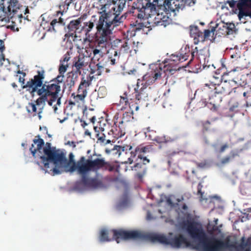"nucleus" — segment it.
Returning a JSON list of instances; mask_svg holds the SVG:
<instances>
[{"label": "nucleus", "mask_w": 251, "mask_h": 251, "mask_svg": "<svg viewBox=\"0 0 251 251\" xmlns=\"http://www.w3.org/2000/svg\"><path fill=\"white\" fill-rule=\"evenodd\" d=\"M195 240V249L199 251H251L247 244L242 243L236 246L234 241L227 237L224 241L214 236H208L202 227L189 222L183 223L181 228L175 233L164 234L145 232L140 230L126 231L118 230V243L123 240H141L170 245L173 248L178 249L188 244L187 234Z\"/></svg>", "instance_id": "nucleus-1"}, {"label": "nucleus", "mask_w": 251, "mask_h": 251, "mask_svg": "<svg viewBox=\"0 0 251 251\" xmlns=\"http://www.w3.org/2000/svg\"><path fill=\"white\" fill-rule=\"evenodd\" d=\"M45 142L43 139L41 138L34 139L33 144L30 148V151L34 157H38L41 160V163L43 167L40 164L37 162L41 170L45 171V173H48L54 176L62 174L64 172L68 173L66 167L60 164L58 161V156L62 155L66 160L68 166L71 167L72 165L76 163L74 160V155L72 153L69 154V160L67 159L65 154L59 150H56L55 148L52 147L50 143H46L45 146Z\"/></svg>", "instance_id": "nucleus-2"}, {"label": "nucleus", "mask_w": 251, "mask_h": 251, "mask_svg": "<svg viewBox=\"0 0 251 251\" xmlns=\"http://www.w3.org/2000/svg\"><path fill=\"white\" fill-rule=\"evenodd\" d=\"M58 161L60 164L64 165L69 173L77 171V173L82 176L80 181L76 183L75 189L78 192L82 193L88 190H93L102 187L103 185L101 180L98 177L89 176L88 174L91 170L88 165V160H86L84 156H82L76 163H74L70 167L67 163L66 160L62 155L58 156Z\"/></svg>", "instance_id": "nucleus-3"}, {"label": "nucleus", "mask_w": 251, "mask_h": 251, "mask_svg": "<svg viewBox=\"0 0 251 251\" xmlns=\"http://www.w3.org/2000/svg\"><path fill=\"white\" fill-rule=\"evenodd\" d=\"M44 76L43 75L39 74L35 75L34 79L27 82L25 87L28 88V90L33 95L37 92L40 97L35 101L36 105L39 109V113L42 112L46 102L48 101L50 106L52 105L53 102L57 98V94L61 91V87L57 84H43Z\"/></svg>", "instance_id": "nucleus-4"}, {"label": "nucleus", "mask_w": 251, "mask_h": 251, "mask_svg": "<svg viewBox=\"0 0 251 251\" xmlns=\"http://www.w3.org/2000/svg\"><path fill=\"white\" fill-rule=\"evenodd\" d=\"M116 18L109 17H104L100 16L99 18L97 28L99 32L100 35L97 37L96 40L97 48H100L107 50L111 44L112 31L115 26L118 25H115L112 21Z\"/></svg>", "instance_id": "nucleus-5"}, {"label": "nucleus", "mask_w": 251, "mask_h": 251, "mask_svg": "<svg viewBox=\"0 0 251 251\" xmlns=\"http://www.w3.org/2000/svg\"><path fill=\"white\" fill-rule=\"evenodd\" d=\"M127 0H119L117 2L111 3L108 0H100V2L101 4V8L100 13L101 14V16H103L104 17L108 18L114 16L116 18L112 22L115 25H118L119 23L122 22V17H119L121 11L123 10Z\"/></svg>", "instance_id": "nucleus-6"}, {"label": "nucleus", "mask_w": 251, "mask_h": 251, "mask_svg": "<svg viewBox=\"0 0 251 251\" xmlns=\"http://www.w3.org/2000/svg\"><path fill=\"white\" fill-rule=\"evenodd\" d=\"M159 0H138L137 8L140 9V13L137 15L139 19H148L156 14V6L161 5Z\"/></svg>", "instance_id": "nucleus-7"}, {"label": "nucleus", "mask_w": 251, "mask_h": 251, "mask_svg": "<svg viewBox=\"0 0 251 251\" xmlns=\"http://www.w3.org/2000/svg\"><path fill=\"white\" fill-rule=\"evenodd\" d=\"M226 2L231 8L237 5L238 17L241 23H246L248 17L251 19V0H230Z\"/></svg>", "instance_id": "nucleus-8"}, {"label": "nucleus", "mask_w": 251, "mask_h": 251, "mask_svg": "<svg viewBox=\"0 0 251 251\" xmlns=\"http://www.w3.org/2000/svg\"><path fill=\"white\" fill-rule=\"evenodd\" d=\"M81 18H78L75 20L71 21L68 25V28L70 31H74L75 33H80L83 31L87 36L94 26L93 22H85L81 24Z\"/></svg>", "instance_id": "nucleus-9"}, {"label": "nucleus", "mask_w": 251, "mask_h": 251, "mask_svg": "<svg viewBox=\"0 0 251 251\" xmlns=\"http://www.w3.org/2000/svg\"><path fill=\"white\" fill-rule=\"evenodd\" d=\"M159 3H161V5L158 6L161 7L163 6V7L168 12H172L176 15V12H178L180 9L182 10L184 8V5L180 3L181 1L179 0H165L162 2L161 0H159Z\"/></svg>", "instance_id": "nucleus-10"}, {"label": "nucleus", "mask_w": 251, "mask_h": 251, "mask_svg": "<svg viewBox=\"0 0 251 251\" xmlns=\"http://www.w3.org/2000/svg\"><path fill=\"white\" fill-rule=\"evenodd\" d=\"M140 79L137 80L136 87L134 88L136 94V99L138 100H143L146 101L148 100V94L147 92V88L150 85V83L146 82L145 83H141L142 87L138 91L140 87Z\"/></svg>", "instance_id": "nucleus-11"}, {"label": "nucleus", "mask_w": 251, "mask_h": 251, "mask_svg": "<svg viewBox=\"0 0 251 251\" xmlns=\"http://www.w3.org/2000/svg\"><path fill=\"white\" fill-rule=\"evenodd\" d=\"M91 60L89 55H85L84 54H80L78 56L77 60L75 62L74 66L76 70H79L83 67H86Z\"/></svg>", "instance_id": "nucleus-12"}, {"label": "nucleus", "mask_w": 251, "mask_h": 251, "mask_svg": "<svg viewBox=\"0 0 251 251\" xmlns=\"http://www.w3.org/2000/svg\"><path fill=\"white\" fill-rule=\"evenodd\" d=\"M64 11H58L54 15L55 18L52 20L50 25L53 30H55V27L58 25H64V19L62 17L63 15Z\"/></svg>", "instance_id": "nucleus-13"}, {"label": "nucleus", "mask_w": 251, "mask_h": 251, "mask_svg": "<svg viewBox=\"0 0 251 251\" xmlns=\"http://www.w3.org/2000/svg\"><path fill=\"white\" fill-rule=\"evenodd\" d=\"M130 205V201L127 194H125L119 200L117 204L116 208L118 210H121L127 208Z\"/></svg>", "instance_id": "nucleus-14"}, {"label": "nucleus", "mask_w": 251, "mask_h": 251, "mask_svg": "<svg viewBox=\"0 0 251 251\" xmlns=\"http://www.w3.org/2000/svg\"><path fill=\"white\" fill-rule=\"evenodd\" d=\"M226 23L223 21H217L215 25L213 26L211 28V32H214L216 31L219 35L225 34L226 27Z\"/></svg>", "instance_id": "nucleus-15"}, {"label": "nucleus", "mask_w": 251, "mask_h": 251, "mask_svg": "<svg viewBox=\"0 0 251 251\" xmlns=\"http://www.w3.org/2000/svg\"><path fill=\"white\" fill-rule=\"evenodd\" d=\"M19 9V3L17 0H10L7 10L9 13L8 16L12 18L14 14L16 13L17 10Z\"/></svg>", "instance_id": "nucleus-16"}, {"label": "nucleus", "mask_w": 251, "mask_h": 251, "mask_svg": "<svg viewBox=\"0 0 251 251\" xmlns=\"http://www.w3.org/2000/svg\"><path fill=\"white\" fill-rule=\"evenodd\" d=\"M168 19V16L163 15L162 14L158 13L155 17L154 23L156 25H160L166 27L167 26V23Z\"/></svg>", "instance_id": "nucleus-17"}, {"label": "nucleus", "mask_w": 251, "mask_h": 251, "mask_svg": "<svg viewBox=\"0 0 251 251\" xmlns=\"http://www.w3.org/2000/svg\"><path fill=\"white\" fill-rule=\"evenodd\" d=\"M110 234V231L105 228H102L99 231L98 239L100 242H107L111 240L109 237L108 235Z\"/></svg>", "instance_id": "nucleus-18"}, {"label": "nucleus", "mask_w": 251, "mask_h": 251, "mask_svg": "<svg viewBox=\"0 0 251 251\" xmlns=\"http://www.w3.org/2000/svg\"><path fill=\"white\" fill-rule=\"evenodd\" d=\"M238 33V29L236 28L234 23H226L225 35H232L234 36Z\"/></svg>", "instance_id": "nucleus-19"}, {"label": "nucleus", "mask_w": 251, "mask_h": 251, "mask_svg": "<svg viewBox=\"0 0 251 251\" xmlns=\"http://www.w3.org/2000/svg\"><path fill=\"white\" fill-rule=\"evenodd\" d=\"M106 52H107V50L96 47V48L93 51L94 56L91 60L99 61L105 54Z\"/></svg>", "instance_id": "nucleus-20"}, {"label": "nucleus", "mask_w": 251, "mask_h": 251, "mask_svg": "<svg viewBox=\"0 0 251 251\" xmlns=\"http://www.w3.org/2000/svg\"><path fill=\"white\" fill-rule=\"evenodd\" d=\"M87 160L91 169L99 168L103 166L104 163V160L103 159L97 158L94 160L89 159Z\"/></svg>", "instance_id": "nucleus-21"}, {"label": "nucleus", "mask_w": 251, "mask_h": 251, "mask_svg": "<svg viewBox=\"0 0 251 251\" xmlns=\"http://www.w3.org/2000/svg\"><path fill=\"white\" fill-rule=\"evenodd\" d=\"M4 50V45L2 40H0V51L2 52ZM5 63V66H7L9 64V61L8 59H6L4 57V54L1 53L0 54V66H2Z\"/></svg>", "instance_id": "nucleus-22"}, {"label": "nucleus", "mask_w": 251, "mask_h": 251, "mask_svg": "<svg viewBox=\"0 0 251 251\" xmlns=\"http://www.w3.org/2000/svg\"><path fill=\"white\" fill-rule=\"evenodd\" d=\"M201 183H200L199 184V185H198V193L199 194H201V202H202L204 201H205L206 202H211V200L212 199H219V197L217 196H209L208 198H204L203 197V194L201 193Z\"/></svg>", "instance_id": "nucleus-23"}, {"label": "nucleus", "mask_w": 251, "mask_h": 251, "mask_svg": "<svg viewBox=\"0 0 251 251\" xmlns=\"http://www.w3.org/2000/svg\"><path fill=\"white\" fill-rule=\"evenodd\" d=\"M237 155L238 153L237 152H235L234 151H232L228 156L225 157L222 160L221 162L223 164H227Z\"/></svg>", "instance_id": "nucleus-24"}, {"label": "nucleus", "mask_w": 251, "mask_h": 251, "mask_svg": "<svg viewBox=\"0 0 251 251\" xmlns=\"http://www.w3.org/2000/svg\"><path fill=\"white\" fill-rule=\"evenodd\" d=\"M190 34L192 37L196 39L199 35V30L197 26L191 25L190 26Z\"/></svg>", "instance_id": "nucleus-25"}, {"label": "nucleus", "mask_w": 251, "mask_h": 251, "mask_svg": "<svg viewBox=\"0 0 251 251\" xmlns=\"http://www.w3.org/2000/svg\"><path fill=\"white\" fill-rule=\"evenodd\" d=\"M64 78V75L63 74H60V75H58L56 78L55 80H52L50 81V83L49 84H51L53 83L55 84H57L59 86H60L58 83H61L63 81Z\"/></svg>", "instance_id": "nucleus-26"}, {"label": "nucleus", "mask_w": 251, "mask_h": 251, "mask_svg": "<svg viewBox=\"0 0 251 251\" xmlns=\"http://www.w3.org/2000/svg\"><path fill=\"white\" fill-rule=\"evenodd\" d=\"M68 67V64L61 63L60 62L59 68V74L64 75V74L66 72Z\"/></svg>", "instance_id": "nucleus-27"}, {"label": "nucleus", "mask_w": 251, "mask_h": 251, "mask_svg": "<svg viewBox=\"0 0 251 251\" xmlns=\"http://www.w3.org/2000/svg\"><path fill=\"white\" fill-rule=\"evenodd\" d=\"M181 3L184 5V6L185 5L189 6H193L196 3V0H182Z\"/></svg>", "instance_id": "nucleus-28"}, {"label": "nucleus", "mask_w": 251, "mask_h": 251, "mask_svg": "<svg viewBox=\"0 0 251 251\" xmlns=\"http://www.w3.org/2000/svg\"><path fill=\"white\" fill-rule=\"evenodd\" d=\"M231 82L234 83L235 84L241 87H245L247 85V82L244 80L242 81V79L241 78L240 80L236 81L235 80H231Z\"/></svg>", "instance_id": "nucleus-29"}, {"label": "nucleus", "mask_w": 251, "mask_h": 251, "mask_svg": "<svg viewBox=\"0 0 251 251\" xmlns=\"http://www.w3.org/2000/svg\"><path fill=\"white\" fill-rule=\"evenodd\" d=\"M89 82L88 80L82 79L78 87V90L82 88H86L89 86Z\"/></svg>", "instance_id": "nucleus-30"}, {"label": "nucleus", "mask_w": 251, "mask_h": 251, "mask_svg": "<svg viewBox=\"0 0 251 251\" xmlns=\"http://www.w3.org/2000/svg\"><path fill=\"white\" fill-rule=\"evenodd\" d=\"M174 197L169 198L167 199L166 202L168 206L171 207L175 206L176 203L174 202Z\"/></svg>", "instance_id": "nucleus-31"}, {"label": "nucleus", "mask_w": 251, "mask_h": 251, "mask_svg": "<svg viewBox=\"0 0 251 251\" xmlns=\"http://www.w3.org/2000/svg\"><path fill=\"white\" fill-rule=\"evenodd\" d=\"M153 140L156 141L158 143H166L168 142V140L165 136L157 137Z\"/></svg>", "instance_id": "nucleus-32"}, {"label": "nucleus", "mask_w": 251, "mask_h": 251, "mask_svg": "<svg viewBox=\"0 0 251 251\" xmlns=\"http://www.w3.org/2000/svg\"><path fill=\"white\" fill-rule=\"evenodd\" d=\"M36 106L34 103H29L28 106L27 107V111L30 112V111L29 110V108H31L33 112H36L37 110Z\"/></svg>", "instance_id": "nucleus-33"}, {"label": "nucleus", "mask_w": 251, "mask_h": 251, "mask_svg": "<svg viewBox=\"0 0 251 251\" xmlns=\"http://www.w3.org/2000/svg\"><path fill=\"white\" fill-rule=\"evenodd\" d=\"M97 75H101L103 69V67L100 65V63H98L97 64Z\"/></svg>", "instance_id": "nucleus-34"}, {"label": "nucleus", "mask_w": 251, "mask_h": 251, "mask_svg": "<svg viewBox=\"0 0 251 251\" xmlns=\"http://www.w3.org/2000/svg\"><path fill=\"white\" fill-rule=\"evenodd\" d=\"M161 76V74L160 73H155L153 78H151V82H148V83H150V84L153 82H154L159 77Z\"/></svg>", "instance_id": "nucleus-35"}, {"label": "nucleus", "mask_w": 251, "mask_h": 251, "mask_svg": "<svg viewBox=\"0 0 251 251\" xmlns=\"http://www.w3.org/2000/svg\"><path fill=\"white\" fill-rule=\"evenodd\" d=\"M70 59V57L69 54H65L63 60L60 61L61 63L68 64V61Z\"/></svg>", "instance_id": "nucleus-36"}, {"label": "nucleus", "mask_w": 251, "mask_h": 251, "mask_svg": "<svg viewBox=\"0 0 251 251\" xmlns=\"http://www.w3.org/2000/svg\"><path fill=\"white\" fill-rule=\"evenodd\" d=\"M69 82L68 83V85L69 86V88H72L73 86H74L75 84V81L74 78L73 77L69 78Z\"/></svg>", "instance_id": "nucleus-37"}, {"label": "nucleus", "mask_w": 251, "mask_h": 251, "mask_svg": "<svg viewBox=\"0 0 251 251\" xmlns=\"http://www.w3.org/2000/svg\"><path fill=\"white\" fill-rule=\"evenodd\" d=\"M206 105L211 110H215L216 109L215 105L214 104H212L211 102L206 103Z\"/></svg>", "instance_id": "nucleus-38"}, {"label": "nucleus", "mask_w": 251, "mask_h": 251, "mask_svg": "<svg viewBox=\"0 0 251 251\" xmlns=\"http://www.w3.org/2000/svg\"><path fill=\"white\" fill-rule=\"evenodd\" d=\"M74 0H65L64 1L65 4L67 6V9L68 7L70 5V4L73 2Z\"/></svg>", "instance_id": "nucleus-39"}, {"label": "nucleus", "mask_w": 251, "mask_h": 251, "mask_svg": "<svg viewBox=\"0 0 251 251\" xmlns=\"http://www.w3.org/2000/svg\"><path fill=\"white\" fill-rule=\"evenodd\" d=\"M137 70L136 69L133 68L130 70H129L128 72H126V74L128 75H134L135 73L136 72Z\"/></svg>", "instance_id": "nucleus-40"}, {"label": "nucleus", "mask_w": 251, "mask_h": 251, "mask_svg": "<svg viewBox=\"0 0 251 251\" xmlns=\"http://www.w3.org/2000/svg\"><path fill=\"white\" fill-rule=\"evenodd\" d=\"M228 146L227 144H225V145H223L221 148L220 151V152H223L226 150V149L228 148Z\"/></svg>", "instance_id": "nucleus-41"}, {"label": "nucleus", "mask_w": 251, "mask_h": 251, "mask_svg": "<svg viewBox=\"0 0 251 251\" xmlns=\"http://www.w3.org/2000/svg\"><path fill=\"white\" fill-rule=\"evenodd\" d=\"M147 219L148 220H151L154 219V218L152 216L151 214L149 211H148L147 212Z\"/></svg>", "instance_id": "nucleus-42"}, {"label": "nucleus", "mask_w": 251, "mask_h": 251, "mask_svg": "<svg viewBox=\"0 0 251 251\" xmlns=\"http://www.w3.org/2000/svg\"><path fill=\"white\" fill-rule=\"evenodd\" d=\"M57 100V105L58 106H60L61 103V97H59L58 94H57V98L56 99V100Z\"/></svg>", "instance_id": "nucleus-43"}, {"label": "nucleus", "mask_w": 251, "mask_h": 251, "mask_svg": "<svg viewBox=\"0 0 251 251\" xmlns=\"http://www.w3.org/2000/svg\"><path fill=\"white\" fill-rule=\"evenodd\" d=\"M86 95H84V94H81V95H77L76 96V97L78 98L79 100H83L85 97Z\"/></svg>", "instance_id": "nucleus-44"}, {"label": "nucleus", "mask_w": 251, "mask_h": 251, "mask_svg": "<svg viewBox=\"0 0 251 251\" xmlns=\"http://www.w3.org/2000/svg\"><path fill=\"white\" fill-rule=\"evenodd\" d=\"M122 48L124 49V50L125 51H126L128 49V45H127V43H125L123 45H122Z\"/></svg>", "instance_id": "nucleus-45"}, {"label": "nucleus", "mask_w": 251, "mask_h": 251, "mask_svg": "<svg viewBox=\"0 0 251 251\" xmlns=\"http://www.w3.org/2000/svg\"><path fill=\"white\" fill-rule=\"evenodd\" d=\"M143 162L144 164H146L150 162L149 159H147V157H145L143 159Z\"/></svg>", "instance_id": "nucleus-46"}, {"label": "nucleus", "mask_w": 251, "mask_h": 251, "mask_svg": "<svg viewBox=\"0 0 251 251\" xmlns=\"http://www.w3.org/2000/svg\"><path fill=\"white\" fill-rule=\"evenodd\" d=\"M91 122L93 123V124H95V121L96 120V117L95 116H93L92 117L91 119Z\"/></svg>", "instance_id": "nucleus-47"}, {"label": "nucleus", "mask_w": 251, "mask_h": 251, "mask_svg": "<svg viewBox=\"0 0 251 251\" xmlns=\"http://www.w3.org/2000/svg\"><path fill=\"white\" fill-rule=\"evenodd\" d=\"M67 144L70 145L71 146H73L74 147H75V143L74 142L68 141Z\"/></svg>", "instance_id": "nucleus-48"}, {"label": "nucleus", "mask_w": 251, "mask_h": 251, "mask_svg": "<svg viewBox=\"0 0 251 251\" xmlns=\"http://www.w3.org/2000/svg\"><path fill=\"white\" fill-rule=\"evenodd\" d=\"M98 140L100 141H101V142H103L105 140V136H102V137H100Z\"/></svg>", "instance_id": "nucleus-49"}, {"label": "nucleus", "mask_w": 251, "mask_h": 251, "mask_svg": "<svg viewBox=\"0 0 251 251\" xmlns=\"http://www.w3.org/2000/svg\"><path fill=\"white\" fill-rule=\"evenodd\" d=\"M205 164L204 163H201L199 164V167L200 168H205Z\"/></svg>", "instance_id": "nucleus-50"}, {"label": "nucleus", "mask_w": 251, "mask_h": 251, "mask_svg": "<svg viewBox=\"0 0 251 251\" xmlns=\"http://www.w3.org/2000/svg\"><path fill=\"white\" fill-rule=\"evenodd\" d=\"M209 33H210V31L209 30H205L204 36L205 37H207L209 36Z\"/></svg>", "instance_id": "nucleus-51"}, {"label": "nucleus", "mask_w": 251, "mask_h": 251, "mask_svg": "<svg viewBox=\"0 0 251 251\" xmlns=\"http://www.w3.org/2000/svg\"><path fill=\"white\" fill-rule=\"evenodd\" d=\"M118 148H119V149H122V150H123V151H124V147H120V146H115L114 147V150H118Z\"/></svg>", "instance_id": "nucleus-52"}, {"label": "nucleus", "mask_w": 251, "mask_h": 251, "mask_svg": "<svg viewBox=\"0 0 251 251\" xmlns=\"http://www.w3.org/2000/svg\"><path fill=\"white\" fill-rule=\"evenodd\" d=\"M173 56L174 57H176V58H175V59H173V60H174V61H177V60H180V58H179L178 56H175V55H174V56Z\"/></svg>", "instance_id": "nucleus-53"}, {"label": "nucleus", "mask_w": 251, "mask_h": 251, "mask_svg": "<svg viewBox=\"0 0 251 251\" xmlns=\"http://www.w3.org/2000/svg\"><path fill=\"white\" fill-rule=\"evenodd\" d=\"M88 125V124L85 122L83 121V124H82V126L83 128H84L86 126Z\"/></svg>", "instance_id": "nucleus-54"}, {"label": "nucleus", "mask_w": 251, "mask_h": 251, "mask_svg": "<svg viewBox=\"0 0 251 251\" xmlns=\"http://www.w3.org/2000/svg\"><path fill=\"white\" fill-rule=\"evenodd\" d=\"M85 134L87 135H90L91 132L88 130H86L85 132Z\"/></svg>", "instance_id": "nucleus-55"}, {"label": "nucleus", "mask_w": 251, "mask_h": 251, "mask_svg": "<svg viewBox=\"0 0 251 251\" xmlns=\"http://www.w3.org/2000/svg\"><path fill=\"white\" fill-rule=\"evenodd\" d=\"M24 80L25 79L23 78H22L21 77H20L19 78V81L21 82H22L23 83H24Z\"/></svg>", "instance_id": "nucleus-56"}, {"label": "nucleus", "mask_w": 251, "mask_h": 251, "mask_svg": "<svg viewBox=\"0 0 251 251\" xmlns=\"http://www.w3.org/2000/svg\"><path fill=\"white\" fill-rule=\"evenodd\" d=\"M53 108L54 112L55 113H56V112H57V109H58V108H57V106H56L55 105V106H54L53 107Z\"/></svg>", "instance_id": "nucleus-57"}, {"label": "nucleus", "mask_w": 251, "mask_h": 251, "mask_svg": "<svg viewBox=\"0 0 251 251\" xmlns=\"http://www.w3.org/2000/svg\"><path fill=\"white\" fill-rule=\"evenodd\" d=\"M67 119V118H64V119L60 121V123H63Z\"/></svg>", "instance_id": "nucleus-58"}, {"label": "nucleus", "mask_w": 251, "mask_h": 251, "mask_svg": "<svg viewBox=\"0 0 251 251\" xmlns=\"http://www.w3.org/2000/svg\"><path fill=\"white\" fill-rule=\"evenodd\" d=\"M28 13V9L27 8H26L25 9V14H26V13Z\"/></svg>", "instance_id": "nucleus-59"}, {"label": "nucleus", "mask_w": 251, "mask_h": 251, "mask_svg": "<svg viewBox=\"0 0 251 251\" xmlns=\"http://www.w3.org/2000/svg\"><path fill=\"white\" fill-rule=\"evenodd\" d=\"M214 222H215V225H217L218 224V219H215L214 220Z\"/></svg>", "instance_id": "nucleus-60"}, {"label": "nucleus", "mask_w": 251, "mask_h": 251, "mask_svg": "<svg viewBox=\"0 0 251 251\" xmlns=\"http://www.w3.org/2000/svg\"><path fill=\"white\" fill-rule=\"evenodd\" d=\"M111 143V140H107L105 143V144H109Z\"/></svg>", "instance_id": "nucleus-61"}, {"label": "nucleus", "mask_w": 251, "mask_h": 251, "mask_svg": "<svg viewBox=\"0 0 251 251\" xmlns=\"http://www.w3.org/2000/svg\"><path fill=\"white\" fill-rule=\"evenodd\" d=\"M12 86L13 87H15L17 86V85L15 84V83H13L12 84Z\"/></svg>", "instance_id": "nucleus-62"}, {"label": "nucleus", "mask_w": 251, "mask_h": 251, "mask_svg": "<svg viewBox=\"0 0 251 251\" xmlns=\"http://www.w3.org/2000/svg\"><path fill=\"white\" fill-rule=\"evenodd\" d=\"M21 146L23 147H25V143H22Z\"/></svg>", "instance_id": "nucleus-63"}, {"label": "nucleus", "mask_w": 251, "mask_h": 251, "mask_svg": "<svg viewBox=\"0 0 251 251\" xmlns=\"http://www.w3.org/2000/svg\"><path fill=\"white\" fill-rule=\"evenodd\" d=\"M140 164L139 163H136V165L134 166L135 167H138V166H139Z\"/></svg>", "instance_id": "nucleus-64"}]
</instances>
